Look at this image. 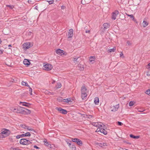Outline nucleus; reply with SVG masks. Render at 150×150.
Instances as JSON below:
<instances>
[{
	"mask_svg": "<svg viewBox=\"0 0 150 150\" xmlns=\"http://www.w3.org/2000/svg\"><path fill=\"white\" fill-rule=\"evenodd\" d=\"M31 111L23 107H19L18 108V113H21L23 114H30Z\"/></svg>",
	"mask_w": 150,
	"mask_h": 150,
	"instance_id": "obj_1",
	"label": "nucleus"
},
{
	"mask_svg": "<svg viewBox=\"0 0 150 150\" xmlns=\"http://www.w3.org/2000/svg\"><path fill=\"white\" fill-rule=\"evenodd\" d=\"M81 91L82 98L83 100L85 99L87 96V93L88 92L87 89L84 86H83L81 88Z\"/></svg>",
	"mask_w": 150,
	"mask_h": 150,
	"instance_id": "obj_2",
	"label": "nucleus"
},
{
	"mask_svg": "<svg viewBox=\"0 0 150 150\" xmlns=\"http://www.w3.org/2000/svg\"><path fill=\"white\" fill-rule=\"evenodd\" d=\"M10 131L9 130L4 129V130L0 133V137L2 138H3L4 136H3L1 137L3 134H4L6 136H7L10 134Z\"/></svg>",
	"mask_w": 150,
	"mask_h": 150,
	"instance_id": "obj_3",
	"label": "nucleus"
},
{
	"mask_svg": "<svg viewBox=\"0 0 150 150\" xmlns=\"http://www.w3.org/2000/svg\"><path fill=\"white\" fill-rule=\"evenodd\" d=\"M20 143L21 144L23 145H27L30 144L31 142L28 140L22 139L20 140Z\"/></svg>",
	"mask_w": 150,
	"mask_h": 150,
	"instance_id": "obj_4",
	"label": "nucleus"
},
{
	"mask_svg": "<svg viewBox=\"0 0 150 150\" xmlns=\"http://www.w3.org/2000/svg\"><path fill=\"white\" fill-rule=\"evenodd\" d=\"M98 127V128L97 129L96 131L97 132H100L101 133H103L105 135H106L107 134V131L103 128L104 127Z\"/></svg>",
	"mask_w": 150,
	"mask_h": 150,
	"instance_id": "obj_5",
	"label": "nucleus"
},
{
	"mask_svg": "<svg viewBox=\"0 0 150 150\" xmlns=\"http://www.w3.org/2000/svg\"><path fill=\"white\" fill-rule=\"evenodd\" d=\"M52 65L50 64H47L43 66V69L45 70L50 71L52 69Z\"/></svg>",
	"mask_w": 150,
	"mask_h": 150,
	"instance_id": "obj_6",
	"label": "nucleus"
},
{
	"mask_svg": "<svg viewBox=\"0 0 150 150\" xmlns=\"http://www.w3.org/2000/svg\"><path fill=\"white\" fill-rule=\"evenodd\" d=\"M72 141L73 142H76L77 144L79 146H81L82 144V141L77 138H72Z\"/></svg>",
	"mask_w": 150,
	"mask_h": 150,
	"instance_id": "obj_7",
	"label": "nucleus"
},
{
	"mask_svg": "<svg viewBox=\"0 0 150 150\" xmlns=\"http://www.w3.org/2000/svg\"><path fill=\"white\" fill-rule=\"evenodd\" d=\"M92 125L97 127H104V125L100 122H93L92 123Z\"/></svg>",
	"mask_w": 150,
	"mask_h": 150,
	"instance_id": "obj_8",
	"label": "nucleus"
},
{
	"mask_svg": "<svg viewBox=\"0 0 150 150\" xmlns=\"http://www.w3.org/2000/svg\"><path fill=\"white\" fill-rule=\"evenodd\" d=\"M30 43V42H27L23 44V48L24 50H26L31 47Z\"/></svg>",
	"mask_w": 150,
	"mask_h": 150,
	"instance_id": "obj_9",
	"label": "nucleus"
},
{
	"mask_svg": "<svg viewBox=\"0 0 150 150\" xmlns=\"http://www.w3.org/2000/svg\"><path fill=\"white\" fill-rule=\"evenodd\" d=\"M119 12L117 10L115 11L114 12L112 13V18L113 20L116 19L117 16L119 14Z\"/></svg>",
	"mask_w": 150,
	"mask_h": 150,
	"instance_id": "obj_10",
	"label": "nucleus"
},
{
	"mask_svg": "<svg viewBox=\"0 0 150 150\" xmlns=\"http://www.w3.org/2000/svg\"><path fill=\"white\" fill-rule=\"evenodd\" d=\"M96 144L98 146L103 148L105 146H107L108 145V144L104 142H96Z\"/></svg>",
	"mask_w": 150,
	"mask_h": 150,
	"instance_id": "obj_11",
	"label": "nucleus"
},
{
	"mask_svg": "<svg viewBox=\"0 0 150 150\" xmlns=\"http://www.w3.org/2000/svg\"><path fill=\"white\" fill-rule=\"evenodd\" d=\"M56 109L59 111L60 112L64 114H66L67 113V111L63 109L60 108H56Z\"/></svg>",
	"mask_w": 150,
	"mask_h": 150,
	"instance_id": "obj_12",
	"label": "nucleus"
},
{
	"mask_svg": "<svg viewBox=\"0 0 150 150\" xmlns=\"http://www.w3.org/2000/svg\"><path fill=\"white\" fill-rule=\"evenodd\" d=\"M119 107V104H117L115 106H113L111 107L110 108L111 111H112L115 112L117 111Z\"/></svg>",
	"mask_w": 150,
	"mask_h": 150,
	"instance_id": "obj_13",
	"label": "nucleus"
},
{
	"mask_svg": "<svg viewBox=\"0 0 150 150\" xmlns=\"http://www.w3.org/2000/svg\"><path fill=\"white\" fill-rule=\"evenodd\" d=\"M56 52L57 54L61 55H63L64 54V51L60 49L57 50Z\"/></svg>",
	"mask_w": 150,
	"mask_h": 150,
	"instance_id": "obj_14",
	"label": "nucleus"
},
{
	"mask_svg": "<svg viewBox=\"0 0 150 150\" xmlns=\"http://www.w3.org/2000/svg\"><path fill=\"white\" fill-rule=\"evenodd\" d=\"M73 35V30L72 29H70L68 32V38H71Z\"/></svg>",
	"mask_w": 150,
	"mask_h": 150,
	"instance_id": "obj_15",
	"label": "nucleus"
},
{
	"mask_svg": "<svg viewBox=\"0 0 150 150\" xmlns=\"http://www.w3.org/2000/svg\"><path fill=\"white\" fill-rule=\"evenodd\" d=\"M23 64L27 66H28L30 64V62L27 59H25L23 62Z\"/></svg>",
	"mask_w": 150,
	"mask_h": 150,
	"instance_id": "obj_16",
	"label": "nucleus"
},
{
	"mask_svg": "<svg viewBox=\"0 0 150 150\" xmlns=\"http://www.w3.org/2000/svg\"><path fill=\"white\" fill-rule=\"evenodd\" d=\"M43 142L44 143V144L49 147H51V145L49 143L47 142V140L46 139H45L43 141Z\"/></svg>",
	"mask_w": 150,
	"mask_h": 150,
	"instance_id": "obj_17",
	"label": "nucleus"
},
{
	"mask_svg": "<svg viewBox=\"0 0 150 150\" xmlns=\"http://www.w3.org/2000/svg\"><path fill=\"white\" fill-rule=\"evenodd\" d=\"M20 103H22V105L25 106L26 107H29L30 105V103H26L25 102H20Z\"/></svg>",
	"mask_w": 150,
	"mask_h": 150,
	"instance_id": "obj_18",
	"label": "nucleus"
},
{
	"mask_svg": "<svg viewBox=\"0 0 150 150\" xmlns=\"http://www.w3.org/2000/svg\"><path fill=\"white\" fill-rule=\"evenodd\" d=\"M99 102V99L98 97H96L94 98V102L96 104L98 105Z\"/></svg>",
	"mask_w": 150,
	"mask_h": 150,
	"instance_id": "obj_19",
	"label": "nucleus"
},
{
	"mask_svg": "<svg viewBox=\"0 0 150 150\" xmlns=\"http://www.w3.org/2000/svg\"><path fill=\"white\" fill-rule=\"evenodd\" d=\"M78 67L79 69L81 71H82L84 69V66L83 65L81 64H79L78 65Z\"/></svg>",
	"mask_w": 150,
	"mask_h": 150,
	"instance_id": "obj_20",
	"label": "nucleus"
},
{
	"mask_svg": "<svg viewBox=\"0 0 150 150\" xmlns=\"http://www.w3.org/2000/svg\"><path fill=\"white\" fill-rule=\"evenodd\" d=\"M31 134L29 132H26L25 134H22V137H29L30 136Z\"/></svg>",
	"mask_w": 150,
	"mask_h": 150,
	"instance_id": "obj_21",
	"label": "nucleus"
},
{
	"mask_svg": "<svg viewBox=\"0 0 150 150\" xmlns=\"http://www.w3.org/2000/svg\"><path fill=\"white\" fill-rule=\"evenodd\" d=\"M103 26L104 29H106L109 27L110 25L109 24L105 23L103 24Z\"/></svg>",
	"mask_w": 150,
	"mask_h": 150,
	"instance_id": "obj_22",
	"label": "nucleus"
},
{
	"mask_svg": "<svg viewBox=\"0 0 150 150\" xmlns=\"http://www.w3.org/2000/svg\"><path fill=\"white\" fill-rule=\"evenodd\" d=\"M71 99L69 98H67V99H64L62 100V102H66L69 103V102H71Z\"/></svg>",
	"mask_w": 150,
	"mask_h": 150,
	"instance_id": "obj_23",
	"label": "nucleus"
},
{
	"mask_svg": "<svg viewBox=\"0 0 150 150\" xmlns=\"http://www.w3.org/2000/svg\"><path fill=\"white\" fill-rule=\"evenodd\" d=\"M148 24V23L146 21H145V20H144L143 23H142V25L144 27H146Z\"/></svg>",
	"mask_w": 150,
	"mask_h": 150,
	"instance_id": "obj_24",
	"label": "nucleus"
},
{
	"mask_svg": "<svg viewBox=\"0 0 150 150\" xmlns=\"http://www.w3.org/2000/svg\"><path fill=\"white\" fill-rule=\"evenodd\" d=\"M116 50V47H113L112 49H109L108 50L109 52L110 53L112 52H114Z\"/></svg>",
	"mask_w": 150,
	"mask_h": 150,
	"instance_id": "obj_25",
	"label": "nucleus"
},
{
	"mask_svg": "<svg viewBox=\"0 0 150 150\" xmlns=\"http://www.w3.org/2000/svg\"><path fill=\"white\" fill-rule=\"evenodd\" d=\"M62 85L60 83H58L57 85H56L55 88L57 89L61 87Z\"/></svg>",
	"mask_w": 150,
	"mask_h": 150,
	"instance_id": "obj_26",
	"label": "nucleus"
},
{
	"mask_svg": "<svg viewBox=\"0 0 150 150\" xmlns=\"http://www.w3.org/2000/svg\"><path fill=\"white\" fill-rule=\"evenodd\" d=\"M11 110L12 111L15 112L17 113L18 112V108H11Z\"/></svg>",
	"mask_w": 150,
	"mask_h": 150,
	"instance_id": "obj_27",
	"label": "nucleus"
},
{
	"mask_svg": "<svg viewBox=\"0 0 150 150\" xmlns=\"http://www.w3.org/2000/svg\"><path fill=\"white\" fill-rule=\"evenodd\" d=\"M79 58V57H74L73 58V61L74 63H76V62H77V60Z\"/></svg>",
	"mask_w": 150,
	"mask_h": 150,
	"instance_id": "obj_28",
	"label": "nucleus"
},
{
	"mask_svg": "<svg viewBox=\"0 0 150 150\" xmlns=\"http://www.w3.org/2000/svg\"><path fill=\"white\" fill-rule=\"evenodd\" d=\"M21 84L23 86H29L27 83L24 81H22Z\"/></svg>",
	"mask_w": 150,
	"mask_h": 150,
	"instance_id": "obj_29",
	"label": "nucleus"
},
{
	"mask_svg": "<svg viewBox=\"0 0 150 150\" xmlns=\"http://www.w3.org/2000/svg\"><path fill=\"white\" fill-rule=\"evenodd\" d=\"M130 136L131 138L134 139H138L139 138V136H135L132 134H130Z\"/></svg>",
	"mask_w": 150,
	"mask_h": 150,
	"instance_id": "obj_30",
	"label": "nucleus"
},
{
	"mask_svg": "<svg viewBox=\"0 0 150 150\" xmlns=\"http://www.w3.org/2000/svg\"><path fill=\"white\" fill-rule=\"evenodd\" d=\"M95 59V57H91L89 58V60L90 62H92L93 61H94Z\"/></svg>",
	"mask_w": 150,
	"mask_h": 150,
	"instance_id": "obj_31",
	"label": "nucleus"
},
{
	"mask_svg": "<svg viewBox=\"0 0 150 150\" xmlns=\"http://www.w3.org/2000/svg\"><path fill=\"white\" fill-rule=\"evenodd\" d=\"M20 126L24 129H26L27 127V126L24 124H21L20 125Z\"/></svg>",
	"mask_w": 150,
	"mask_h": 150,
	"instance_id": "obj_32",
	"label": "nucleus"
},
{
	"mask_svg": "<svg viewBox=\"0 0 150 150\" xmlns=\"http://www.w3.org/2000/svg\"><path fill=\"white\" fill-rule=\"evenodd\" d=\"M127 16H129L130 18L133 20H134V17L132 14L131 15H127Z\"/></svg>",
	"mask_w": 150,
	"mask_h": 150,
	"instance_id": "obj_33",
	"label": "nucleus"
},
{
	"mask_svg": "<svg viewBox=\"0 0 150 150\" xmlns=\"http://www.w3.org/2000/svg\"><path fill=\"white\" fill-rule=\"evenodd\" d=\"M132 42L131 41H127V44L128 45V46H131L132 45Z\"/></svg>",
	"mask_w": 150,
	"mask_h": 150,
	"instance_id": "obj_34",
	"label": "nucleus"
},
{
	"mask_svg": "<svg viewBox=\"0 0 150 150\" xmlns=\"http://www.w3.org/2000/svg\"><path fill=\"white\" fill-rule=\"evenodd\" d=\"M70 148L72 150H76V147L74 145H72Z\"/></svg>",
	"mask_w": 150,
	"mask_h": 150,
	"instance_id": "obj_35",
	"label": "nucleus"
},
{
	"mask_svg": "<svg viewBox=\"0 0 150 150\" xmlns=\"http://www.w3.org/2000/svg\"><path fill=\"white\" fill-rule=\"evenodd\" d=\"M134 102L133 101H130L129 103V105L130 106H133L134 104Z\"/></svg>",
	"mask_w": 150,
	"mask_h": 150,
	"instance_id": "obj_36",
	"label": "nucleus"
},
{
	"mask_svg": "<svg viewBox=\"0 0 150 150\" xmlns=\"http://www.w3.org/2000/svg\"><path fill=\"white\" fill-rule=\"evenodd\" d=\"M84 117L90 119L92 117V116L91 115H86V116H85Z\"/></svg>",
	"mask_w": 150,
	"mask_h": 150,
	"instance_id": "obj_37",
	"label": "nucleus"
},
{
	"mask_svg": "<svg viewBox=\"0 0 150 150\" xmlns=\"http://www.w3.org/2000/svg\"><path fill=\"white\" fill-rule=\"evenodd\" d=\"M146 93L150 96V89H148L147 90L146 92Z\"/></svg>",
	"mask_w": 150,
	"mask_h": 150,
	"instance_id": "obj_38",
	"label": "nucleus"
},
{
	"mask_svg": "<svg viewBox=\"0 0 150 150\" xmlns=\"http://www.w3.org/2000/svg\"><path fill=\"white\" fill-rule=\"evenodd\" d=\"M21 137H23L22 134L18 135L16 137V138L17 139H19Z\"/></svg>",
	"mask_w": 150,
	"mask_h": 150,
	"instance_id": "obj_39",
	"label": "nucleus"
},
{
	"mask_svg": "<svg viewBox=\"0 0 150 150\" xmlns=\"http://www.w3.org/2000/svg\"><path fill=\"white\" fill-rule=\"evenodd\" d=\"M6 6L9 7L10 8H11V9H12L13 7V6L12 5H6Z\"/></svg>",
	"mask_w": 150,
	"mask_h": 150,
	"instance_id": "obj_40",
	"label": "nucleus"
},
{
	"mask_svg": "<svg viewBox=\"0 0 150 150\" xmlns=\"http://www.w3.org/2000/svg\"><path fill=\"white\" fill-rule=\"evenodd\" d=\"M47 1L49 2V3L50 4H53L54 3V2L53 0Z\"/></svg>",
	"mask_w": 150,
	"mask_h": 150,
	"instance_id": "obj_41",
	"label": "nucleus"
},
{
	"mask_svg": "<svg viewBox=\"0 0 150 150\" xmlns=\"http://www.w3.org/2000/svg\"><path fill=\"white\" fill-rule=\"evenodd\" d=\"M26 129H27L29 131H32L33 130V129L31 128H30L28 126H27V127Z\"/></svg>",
	"mask_w": 150,
	"mask_h": 150,
	"instance_id": "obj_42",
	"label": "nucleus"
},
{
	"mask_svg": "<svg viewBox=\"0 0 150 150\" xmlns=\"http://www.w3.org/2000/svg\"><path fill=\"white\" fill-rule=\"evenodd\" d=\"M146 68L148 69H150V63L148 64L146 66Z\"/></svg>",
	"mask_w": 150,
	"mask_h": 150,
	"instance_id": "obj_43",
	"label": "nucleus"
},
{
	"mask_svg": "<svg viewBox=\"0 0 150 150\" xmlns=\"http://www.w3.org/2000/svg\"><path fill=\"white\" fill-rule=\"evenodd\" d=\"M117 123H118V125L120 126H121L123 125V123L122 122H118Z\"/></svg>",
	"mask_w": 150,
	"mask_h": 150,
	"instance_id": "obj_44",
	"label": "nucleus"
},
{
	"mask_svg": "<svg viewBox=\"0 0 150 150\" xmlns=\"http://www.w3.org/2000/svg\"><path fill=\"white\" fill-rule=\"evenodd\" d=\"M29 91L30 92V94L31 95H32V89L30 87V88H29Z\"/></svg>",
	"mask_w": 150,
	"mask_h": 150,
	"instance_id": "obj_45",
	"label": "nucleus"
},
{
	"mask_svg": "<svg viewBox=\"0 0 150 150\" xmlns=\"http://www.w3.org/2000/svg\"><path fill=\"white\" fill-rule=\"evenodd\" d=\"M66 142L67 144H68L69 146L70 147L71 146V144L70 143H69L67 141H66Z\"/></svg>",
	"mask_w": 150,
	"mask_h": 150,
	"instance_id": "obj_46",
	"label": "nucleus"
},
{
	"mask_svg": "<svg viewBox=\"0 0 150 150\" xmlns=\"http://www.w3.org/2000/svg\"><path fill=\"white\" fill-rule=\"evenodd\" d=\"M34 147L35 148H36V149H39V148L36 145H34Z\"/></svg>",
	"mask_w": 150,
	"mask_h": 150,
	"instance_id": "obj_47",
	"label": "nucleus"
},
{
	"mask_svg": "<svg viewBox=\"0 0 150 150\" xmlns=\"http://www.w3.org/2000/svg\"><path fill=\"white\" fill-rule=\"evenodd\" d=\"M28 3H29L30 4H33L32 3V1L31 0H28Z\"/></svg>",
	"mask_w": 150,
	"mask_h": 150,
	"instance_id": "obj_48",
	"label": "nucleus"
},
{
	"mask_svg": "<svg viewBox=\"0 0 150 150\" xmlns=\"http://www.w3.org/2000/svg\"><path fill=\"white\" fill-rule=\"evenodd\" d=\"M123 55V53H122V52H121L120 54V57H122V56Z\"/></svg>",
	"mask_w": 150,
	"mask_h": 150,
	"instance_id": "obj_49",
	"label": "nucleus"
},
{
	"mask_svg": "<svg viewBox=\"0 0 150 150\" xmlns=\"http://www.w3.org/2000/svg\"><path fill=\"white\" fill-rule=\"evenodd\" d=\"M86 33H90V30H86Z\"/></svg>",
	"mask_w": 150,
	"mask_h": 150,
	"instance_id": "obj_50",
	"label": "nucleus"
},
{
	"mask_svg": "<svg viewBox=\"0 0 150 150\" xmlns=\"http://www.w3.org/2000/svg\"><path fill=\"white\" fill-rule=\"evenodd\" d=\"M65 7L64 6H62V7H61V8L62 9H64Z\"/></svg>",
	"mask_w": 150,
	"mask_h": 150,
	"instance_id": "obj_51",
	"label": "nucleus"
},
{
	"mask_svg": "<svg viewBox=\"0 0 150 150\" xmlns=\"http://www.w3.org/2000/svg\"><path fill=\"white\" fill-rule=\"evenodd\" d=\"M147 76H149L150 75V74H149V72H147Z\"/></svg>",
	"mask_w": 150,
	"mask_h": 150,
	"instance_id": "obj_52",
	"label": "nucleus"
},
{
	"mask_svg": "<svg viewBox=\"0 0 150 150\" xmlns=\"http://www.w3.org/2000/svg\"><path fill=\"white\" fill-rule=\"evenodd\" d=\"M35 9H36L37 10V9H38V6H35Z\"/></svg>",
	"mask_w": 150,
	"mask_h": 150,
	"instance_id": "obj_53",
	"label": "nucleus"
},
{
	"mask_svg": "<svg viewBox=\"0 0 150 150\" xmlns=\"http://www.w3.org/2000/svg\"><path fill=\"white\" fill-rule=\"evenodd\" d=\"M3 53V51L2 50H0V54H2Z\"/></svg>",
	"mask_w": 150,
	"mask_h": 150,
	"instance_id": "obj_54",
	"label": "nucleus"
},
{
	"mask_svg": "<svg viewBox=\"0 0 150 150\" xmlns=\"http://www.w3.org/2000/svg\"><path fill=\"white\" fill-rule=\"evenodd\" d=\"M55 82V81H53L52 82V84L54 83Z\"/></svg>",
	"mask_w": 150,
	"mask_h": 150,
	"instance_id": "obj_55",
	"label": "nucleus"
},
{
	"mask_svg": "<svg viewBox=\"0 0 150 150\" xmlns=\"http://www.w3.org/2000/svg\"><path fill=\"white\" fill-rule=\"evenodd\" d=\"M1 39H0V44H1Z\"/></svg>",
	"mask_w": 150,
	"mask_h": 150,
	"instance_id": "obj_56",
	"label": "nucleus"
},
{
	"mask_svg": "<svg viewBox=\"0 0 150 150\" xmlns=\"http://www.w3.org/2000/svg\"><path fill=\"white\" fill-rule=\"evenodd\" d=\"M8 47H11V45H8Z\"/></svg>",
	"mask_w": 150,
	"mask_h": 150,
	"instance_id": "obj_57",
	"label": "nucleus"
}]
</instances>
